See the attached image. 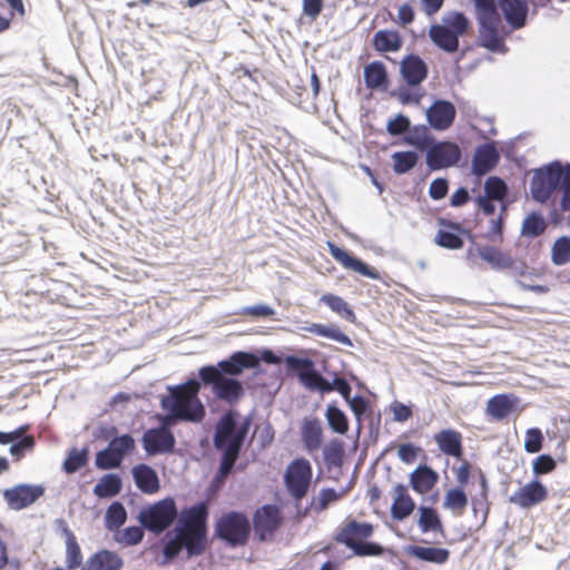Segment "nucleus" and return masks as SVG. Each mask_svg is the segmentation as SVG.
Here are the masks:
<instances>
[{"label": "nucleus", "instance_id": "50", "mask_svg": "<svg viewBox=\"0 0 570 570\" xmlns=\"http://www.w3.org/2000/svg\"><path fill=\"white\" fill-rule=\"evenodd\" d=\"M88 458H87V451H78L77 449H72L67 459L63 462V470L67 473H75L82 466L87 464Z\"/></svg>", "mask_w": 570, "mask_h": 570}, {"label": "nucleus", "instance_id": "5", "mask_svg": "<svg viewBox=\"0 0 570 570\" xmlns=\"http://www.w3.org/2000/svg\"><path fill=\"white\" fill-rule=\"evenodd\" d=\"M472 31V22L469 17L459 10L446 11L440 23L431 24L429 38L435 47L448 53L459 50L460 38Z\"/></svg>", "mask_w": 570, "mask_h": 570}, {"label": "nucleus", "instance_id": "24", "mask_svg": "<svg viewBox=\"0 0 570 570\" xmlns=\"http://www.w3.org/2000/svg\"><path fill=\"white\" fill-rule=\"evenodd\" d=\"M393 502L391 505V517L393 520L403 521L407 519L415 510V502L409 493L406 485L397 483L392 490Z\"/></svg>", "mask_w": 570, "mask_h": 570}, {"label": "nucleus", "instance_id": "39", "mask_svg": "<svg viewBox=\"0 0 570 570\" xmlns=\"http://www.w3.org/2000/svg\"><path fill=\"white\" fill-rule=\"evenodd\" d=\"M121 479L118 474H105L94 488V494L98 498H112L121 491Z\"/></svg>", "mask_w": 570, "mask_h": 570}, {"label": "nucleus", "instance_id": "33", "mask_svg": "<svg viewBox=\"0 0 570 570\" xmlns=\"http://www.w3.org/2000/svg\"><path fill=\"white\" fill-rule=\"evenodd\" d=\"M501 8L508 22L515 29L524 26L528 14L527 0H501Z\"/></svg>", "mask_w": 570, "mask_h": 570}, {"label": "nucleus", "instance_id": "14", "mask_svg": "<svg viewBox=\"0 0 570 570\" xmlns=\"http://www.w3.org/2000/svg\"><path fill=\"white\" fill-rule=\"evenodd\" d=\"M282 521V513L277 505H263L254 513V531L261 541L271 540L281 527Z\"/></svg>", "mask_w": 570, "mask_h": 570}, {"label": "nucleus", "instance_id": "12", "mask_svg": "<svg viewBox=\"0 0 570 570\" xmlns=\"http://www.w3.org/2000/svg\"><path fill=\"white\" fill-rule=\"evenodd\" d=\"M299 382L309 391H318L321 393L337 391L345 400H348L352 391L350 383L344 377L335 376L333 382H328L314 367L301 373Z\"/></svg>", "mask_w": 570, "mask_h": 570}, {"label": "nucleus", "instance_id": "41", "mask_svg": "<svg viewBox=\"0 0 570 570\" xmlns=\"http://www.w3.org/2000/svg\"><path fill=\"white\" fill-rule=\"evenodd\" d=\"M306 330L314 335L327 337L344 345H352L351 338L336 325L326 326L313 323Z\"/></svg>", "mask_w": 570, "mask_h": 570}, {"label": "nucleus", "instance_id": "49", "mask_svg": "<svg viewBox=\"0 0 570 570\" xmlns=\"http://www.w3.org/2000/svg\"><path fill=\"white\" fill-rule=\"evenodd\" d=\"M122 462L111 448L107 446L105 450L99 451L96 455V465L101 470H109L118 468Z\"/></svg>", "mask_w": 570, "mask_h": 570}, {"label": "nucleus", "instance_id": "34", "mask_svg": "<svg viewBox=\"0 0 570 570\" xmlns=\"http://www.w3.org/2000/svg\"><path fill=\"white\" fill-rule=\"evenodd\" d=\"M402 45L403 39L396 30H379L373 37V47L379 52H396Z\"/></svg>", "mask_w": 570, "mask_h": 570}, {"label": "nucleus", "instance_id": "1", "mask_svg": "<svg viewBox=\"0 0 570 570\" xmlns=\"http://www.w3.org/2000/svg\"><path fill=\"white\" fill-rule=\"evenodd\" d=\"M208 507L205 502L185 509L174 528V537L163 548L166 562L175 559L183 550L188 558L202 556L207 548Z\"/></svg>", "mask_w": 570, "mask_h": 570}, {"label": "nucleus", "instance_id": "64", "mask_svg": "<svg viewBox=\"0 0 570 570\" xmlns=\"http://www.w3.org/2000/svg\"><path fill=\"white\" fill-rule=\"evenodd\" d=\"M412 88L413 87H409V88L400 87L399 88L396 96L402 104H419L420 102L423 95L419 94L417 91L413 90Z\"/></svg>", "mask_w": 570, "mask_h": 570}, {"label": "nucleus", "instance_id": "45", "mask_svg": "<svg viewBox=\"0 0 570 570\" xmlns=\"http://www.w3.org/2000/svg\"><path fill=\"white\" fill-rule=\"evenodd\" d=\"M547 229V223L542 215L538 213L529 214L522 223V235L527 237H538Z\"/></svg>", "mask_w": 570, "mask_h": 570}, {"label": "nucleus", "instance_id": "8", "mask_svg": "<svg viewBox=\"0 0 570 570\" xmlns=\"http://www.w3.org/2000/svg\"><path fill=\"white\" fill-rule=\"evenodd\" d=\"M215 535L230 547L245 546L250 535V523L243 512L224 513L215 524Z\"/></svg>", "mask_w": 570, "mask_h": 570}, {"label": "nucleus", "instance_id": "3", "mask_svg": "<svg viewBox=\"0 0 570 570\" xmlns=\"http://www.w3.org/2000/svg\"><path fill=\"white\" fill-rule=\"evenodd\" d=\"M200 389L202 383L196 379L169 386L160 405L164 411L175 412L181 422L200 423L206 416V407L199 399Z\"/></svg>", "mask_w": 570, "mask_h": 570}, {"label": "nucleus", "instance_id": "13", "mask_svg": "<svg viewBox=\"0 0 570 570\" xmlns=\"http://www.w3.org/2000/svg\"><path fill=\"white\" fill-rule=\"evenodd\" d=\"M461 149L452 141H440L429 147L426 151V165L432 170H439L455 166L461 158Z\"/></svg>", "mask_w": 570, "mask_h": 570}, {"label": "nucleus", "instance_id": "26", "mask_svg": "<svg viewBox=\"0 0 570 570\" xmlns=\"http://www.w3.org/2000/svg\"><path fill=\"white\" fill-rule=\"evenodd\" d=\"M499 153L491 144H484L476 148L472 159V170L482 176L491 171L499 161Z\"/></svg>", "mask_w": 570, "mask_h": 570}, {"label": "nucleus", "instance_id": "22", "mask_svg": "<svg viewBox=\"0 0 570 570\" xmlns=\"http://www.w3.org/2000/svg\"><path fill=\"white\" fill-rule=\"evenodd\" d=\"M456 110L452 102L436 100L426 110L430 126L435 130H446L455 119Z\"/></svg>", "mask_w": 570, "mask_h": 570}, {"label": "nucleus", "instance_id": "60", "mask_svg": "<svg viewBox=\"0 0 570 570\" xmlns=\"http://www.w3.org/2000/svg\"><path fill=\"white\" fill-rule=\"evenodd\" d=\"M420 449L411 443H403L397 449V455L406 464L415 462L417 459Z\"/></svg>", "mask_w": 570, "mask_h": 570}, {"label": "nucleus", "instance_id": "56", "mask_svg": "<svg viewBox=\"0 0 570 570\" xmlns=\"http://www.w3.org/2000/svg\"><path fill=\"white\" fill-rule=\"evenodd\" d=\"M144 539V531L140 527H128L126 528L117 541L125 546H136Z\"/></svg>", "mask_w": 570, "mask_h": 570}, {"label": "nucleus", "instance_id": "6", "mask_svg": "<svg viewBox=\"0 0 570 570\" xmlns=\"http://www.w3.org/2000/svg\"><path fill=\"white\" fill-rule=\"evenodd\" d=\"M479 24V45L490 51H498L503 46L500 36L501 17L495 0H473Z\"/></svg>", "mask_w": 570, "mask_h": 570}, {"label": "nucleus", "instance_id": "57", "mask_svg": "<svg viewBox=\"0 0 570 570\" xmlns=\"http://www.w3.org/2000/svg\"><path fill=\"white\" fill-rule=\"evenodd\" d=\"M561 176L560 185L563 189L561 208L562 210H570V165L564 168L561 166Z\"/></svg>", "mask_w": 570, "mask_h": 570}, {"label": "nucleus", "instance_id": "54", "mask_svg": "<svg viewBox=\"0 0 570 570\" xmlns=\"http://www.w3.org/2000/svg\"><path fill=\"white\" fill-rule=\"evenodd\" d=\"M543 434L540 429L532 428L525 432L524 449L528 453H538L542 449Z\"/></svg>", "mask_w": 570, "mask_h": 570}, {"label": "nucleus", "instance_id": "43", "mask_svg": "<svg viewBox=\"0 0 570 570\" xmlns=\"http://www.w3.org/2000/svg\"><path fill=\"white\" fill-rule=\"evenodd\" d=\"M393 170L402 175L414 168L419 160V155L415 151H395L392 154Z\"/></svg>", "mask_w": 570, "mask_h": 570}, {"label": "nucleus", "instance_id": "16", "mask_svg": "<svg viewBox=\"0 0 570 570\" xmlns=\"http://www.w3.org/2000/svg\"><path fill=\"white\" fill-rule=\"evenodd\" d=\"M141 443L148 455L167 454L175 450L176 439L171 430L153 428L145 431Z\"/></svg>", "mask_w": 570, "mask_h": 570}, {"label": "nucleus", "instance_id": "9", "mask_svg": "<svg viewBox=\"0 0 570 570\" xmlns=\"http://www.w3.org/2000/svg\"><path fill=\"white\" fill-rule=\"evenodd\" d=\"M177 515L178 510L174 499L166 498L144 508L138 520L144 528L159 534L174 523Z\"/></svg>", "mask_w": 570, "mask_h": 570}, {"label": "nucleus", "instance_id": "15", "mask_svg": "<svg viewBox=\"0 0 570 570\" xmlns=\"http://www.w3.org/2000/svg\"><path fill=\"white\" fill-rule=\"evenodd\" d=\"M548 497L549 492L547 487L540 480L534 479L514 491L510 495L509 502L528 510L544 502Z\"/></svg>", "mask_w": 570, "mask_h": 570}, {"label": "nucleus", "instance_id": "29", "mask_svg": "<svg viewBox=\"0 0 570 570\" xmlns=\"http://www.w3.org/2000/svg\"><path fill=\"white\" fill-rule=\"evenodd\" d=\"M518 405V397L512 394H497L487 403V414L497 421L504 420Z\"/></svg>", "mask_w": 570, "mask_h": 570}, {"label": "nucleus", "instance_id": "61", "mask_svg": "<svg viewBox=\"0 0 570 570\" xmlns=\"http://www.w3.org/2000/svg\"><path fill=\"white\" fill-rule=\"evenodd\" d=\"M33 446L35 438L32 435H26L10 446V453L17 459H20L26 450H31Z\"/></svg>", "mask_w": 570, "mask_h": 570}, {"label": "nucleus", "instance_id": "55", "mask_svg": "<svg viewBox=\"0 0 570 570\" xmlns=\"http://www.w3.org/2000/svg\"><path fill=\"white\" fill-rule=\"evenodd\" d=\"M556 466L557 464L552 456L542 454L533 460L532 471L535 475H542L552 472Z\"/></svg>", "mask_w": 570, "mask_h": 570}, {"label": "nucleus", "instance_id": "63", "mask_svg": "<svg viewBox=\"0 0 570 570\" xmlns=\"http://www.w3.org/2000/svg\"><path fill=\"white\" fill-rule=\"evenodd\" d=\"M448 190V181L443 178H436L431 183L429 194L431 198L440 200L446 196Z\"/></svg>", "mask_w": 570, "mask_h": 570}, {"label": "nucleus", "instance_id": "25", "mask_svg": "<svg viewBox=\"0 0 570 570\" xmlns=\"http://www.w3.org/2000/svg\"><path fill=\"white\" fill-rule=\"evenodd\" d=\"M122 558L115 551L101 549L90 556L80 570H121Z\"/></svg>", "mask_w": 570, "mask_h": 570}, {"label": "nucleus", "instance_id": "23", "mask_svg": "<svg viewBox=\"0 0 570 570\" xmlns=\"http://www.w3.org/2000/svg\"><path fill=\"white\" fill-rule=\"evenodd\" d=\"M434 442L439 450L448 455L462 460L464 456L463 435L454 429H443L434 434Z\"/></svg>", "mask_w": 570, "mask_h": 570}, {"label": "nucleus", "instance_id": "27", "mask_svg": "<svg viewBox=\"0 0 570 570\" xmlns=\"http://www.w3.org/2000/svg\"><path fill=\"white\" fill-rule=\"evenodd\" d=\"M410 557L428 563L444 564L449 561L451 552L442 547H428L421 544H413L407 548Z\"/></svg>", "mask_w": 570, "mask_h": 570}, {"label": "nucleus", "instance_id": "31", "mask_svg": "<svg viewBox=\"0 0 570 570\" xmlns=\"http://www.w3.org/2000/svg\"><path fill=\"white\" fill-rule=\"evenodd\" d=\"M439 481V474L428 465H419L410 474V484L419 494L430 492Z\"/></svg>", "mask_w": 570, "mask_h": 570}, {"label": "nucleus", "instance_id": "18", "mask_svg": "<svg viewBox=\"0 0 570 570\" xmlns=\"http://www.w3.org/2000/svg\"><path fill=\"white\" fill-rule=\"evenodd\" d=\"M45 490L41 485L19 484L8 489L3 498L13 510H22L36 502Z\"/></svg>", "mask_w": 570, "mask_h": 570}, {"label": "nucleus", "instance_id": "17", "mask_svg": "<svg viewBox=\"0 0 570 570\" xmlns=\"http://www.w3.org/2000/svg\"><path fill=\"white\" fill-rule=\"evenodd\" d=\"M327 248L332 257L340 263L345 269L355 272L362 276L368 277L371 279H380V273L368 266L363 261L356 258L355 256L347 253L345 249L338 247L333 242H327Z\"/></svg>", "mask_w": 570, "mask_h": 570}, {"label": "nucleus", "instance_id": "46", "mask_svg": "<svg viewBox=\"0 0 570 570\" xmlns=\"http://www.w3.org/2000/svg\"><path fill=\"white\" fill-rule=\"evenodd\" d=\"M66 566L69 570L77 569L81 566L82 562V553L81 549L76 540V537L72 532L67 531V540H66Z\"/></svg>", "mask_w": 570, "mask_h": 570}, {"label": "nucleus", "instance_id": "37", "mask_svg": "<svg viewBox=\"0 0 570 570\" xmlns=\"http://www.w3.org/2000/svg\"><path fill=\"white\" fill-rule=\"evenodd\" d=\"M468 503V495L461 487L451 488L444 494L443 508L450 510L456 517L463 515Z\"/></svg>", "mask_w": 570, "mask_h": 570}, {"label": "nucleus", "instance_id": "21", "mask_svg": "<svg viewBox=\"0 0 570 570\" xmlns=\"http://www.w3.org/2000/svg\"><path fill=\"white\" fill-rule=\"evenodd\" d=\"M400 72L409 87H417L426 79L429 69L421 57L407 55L400 63Z\"/></svg>", "mask_w": 570, "mask_h": 570}, {"label": "nucleus", "instance_id": "59", "mask_svg": "<svg viewBox=\"0 0 570 570\" xmlns=\"http://www.w3.org/2000/svg\"><path fill=\"white\" fill-rule=\"evenodd\" d=\"M410 127V120L403 115H397L394 119L387 122V131L392 136H397L405 132Z\"/></svg>", "mask_w": 570, "mask_h": 570}, {"label": "nucleus", "instance_id": "35", "mask_svg": "<svg viewBox=\"0 0 570 570\" xmlns=\"http://www.w3.org/2000/svg\"><path fill=\"white\" fill-rule=\"evenodd\" d=\"M364 81L368 89H386L387 71L383 62L373 61L364 67Z\"/></svg>", "mask_w": 570, "mask_h": 570}, {"label": "nucleus", "instance_id": "62", "mask_svg": "<svg viewBox=\"0 0 570 570\" xmlns=\"http://www.w3.org/2000/svg\"><path fill=\"white\" fill-rule=\"evenodd\" d=\"M406 141L420 150H424L430 147L432 139L428 136L426 129L421 130V132L415 129L414 132L406 139Z\"/></svg>", "mask_w": 570, "mask_h": 570}, {"label": "nucleus", "instance_id": "10", "mask_svg": "<svg viewBox=\"0 0 570 570\" xmlns=\"http://www.w3.org/2000/svg\"><path fill=\"white\" fill-rule=\"evenodd\" d=\"M313 470L309 461L305 458L293 460L284 473V484L288 494L295 500L304 499L312 483Z\"/></svg>", "mask_w": 570, "mask_h": 570}, {"label": "nucleus", "instance_id": "42", "mask_svg": "<svg viewBox=\"0 0 570 570\" xmlns=\"http://www.w3.org/2000/svg\"><path fill=\"white\" fill-rule=\"evenodd\" d=\"M127 520V512L122 503L112 502L105 514V525L109 531H117L125 524Z\"/></svg>", "mask_w": 570, "mask_h": 570}, {"label": "nucleus", "instance_id": "58", "mask_svg": "<svg viewBox=\"0 0 570 570\" xmlns=\"http://www.w3.org/2000/svg\"><path fill=\"white\" fill-rule=\"evenodd\" d=\"M303 13L314 22L321 14L324 0H303Z\"/></svg>", "mask_w": 570, "mask_h": 570}, {"label": "nucleus", "instance_id": "38", "mask_svg": "<svg viewBox=\"0 0 570 570\" xmlns=\"http://www.w3.org/2000/svg\"><path fill=\"white\" fill-rule=\"evenodd\" d=\"M480 257L489 263L493 268L504 269L513 265L510 254L502 252L493 246H481L478 249Z\"/></svg>", "mask_w": 570, "mask_h": 570}, {"label": "nucleus", "instance_id": "2", "mask_svg": "<svg viewBox=\"0 0 570 570\" xmlns=\"http://www.w3.org/2000/svg\"><path fill=\"white\" fill-rule=\"evenodd\" d=\"M236 416L235 411H227L215 426L214 446L223 454L218 470V476L222 479L234 468L248 431V424L237 426Z\"/></svg>", "mask_w": 570, "mask_h": 570}, {"label": "nucleus", "instance_id": "53", "mask_svg": "<svg viewBox=\"0 0 570 570\" xmlns=\"http://www.w3.org/2000/svg\"><path fill=\"white\" fill-rule=\"evenodd\" d=\"M285 364L289 371L296 373L298 381L301 380V373L307 372L314 367V362L312 360L297 357L294 355L286 356Z\"/></svg>", "mask_w": 570, "mask_h": 570}, {"label": "nucleus", "instance_id": "44", "mask_svg": "<svg viewBox=\"0 0 570 570\" xmlns=\"http://www.w3.org/2000/svg\"><path fill=\"white\" fill-rule=\"evenodd\" d=\"M330 428L338 433L345 434L348 431V420L345 413L335 405H328L325 413Z\"/></svg>", "mask_w": 570, "mask_h": 570}, {"label": "nucleus", "instance_id": "4", "mask_svg": "<svg viewBox=\"0 0 570 570\" xmlns=\"http://www.w3.org/2000/svg\"><path fill=\"white\" fill-rule=\"evenodd\" d=\"M374 531L373 523L358 521L350 515L335 529L333 539L357 557H379L384 553V548L380 543L370 541Z\"/></svg>", "mask_w": 570, "mask_h": 570}, {"label": "nucleus", "instance_id": "11", "mask_svg": "<svg viewBox=\"0 0 570 570\" xmlns=\"http://www.w3.org/2000/svg\"><path fill=\"white\" fill-rule=\"evenodd\" d=\"M561 178V165L559 163H552L544 168L537 169L530 185L533 199L546 203L558 189Z\"/></svg>", "mask_w": 570, "mask_h": 570}, {"label": "nucleus", "instance_id": "28", "mask_svg": "<svg viewBox=\"0 0 570 570\" xmlns=\"http://www.w3.org/2000/svg\"><path fill=\"white\" fill-rule=\"evenodd\" d=\"M131 473L136 487L142 493L154 494L159 491V478L151 466L145 463H139L132 468Z\"/></svg>", "mask_w": 570, "mask_h": 570}, {"label": "nucleus", "instance_id": "7", "mask_svg": "<svg viewBox=\"0 0 570 570\" xmlns=\"http://www.w3.org/2000/svg\"><path fill=\"white\" fill-rule=\"evenodd\" d=\"M199 382L204 386H210L214 396L229 405H235L244 396V387L240 381L222 375L215 365L202 366L198 370Z\"/></svg>", "mask_w": 570, "mask_h": 570}, {"label": "nucleus", "instance_id": "20", "mask_svg": "<svg viewBox=\"0 0 570 570\" xmlns=\"http://www.w3.org/2000/svg\"><path fill=\"white\" fill-rule=\"evenodd\" d=\"M259 365V357L250 352H235L227 360L218 362L216 367L222 375L236 376L245 368H255Z\"/></svg>", "mask_w": 570, "mask_h": 570}, {"label": "nucleus", "instance_id": "51", "mask_svg": "<svg viewBox=\"0 0 570 570\" xmlns=\"http://www.w3.org/2000/svg\"><path fill=\"white\" fill-rule=\"evenodd\" d=\"M108 446L111 448L114 452L124 460V456L135 449V440L131 435L124 434L114 438L109 442Z\"/></svg>", "mask_w": 570, "mask_h": 570}, {"label": "nucleus", "instance_id": "36", "mask_svg": "<svg viewBox=\"0 0 570 570\" xmlns=\"http://www.w3.org/2000/svg\"><path fill=\"white\" fill-rule=\"evenodd\" d=\"M23 18L26 8L22 0H0V32L7 31L14 17Z\"/></svg>", "mask_w": 570, "mask_h": 570}, {"label": "nucleus", "instance_id": "48", "mask_svg": "<svg viewBox=\"0 0 570 570\" xmlns=\"http://www.w3.org/2000/svg\"><path fill=\"white\" fill-rule=\"evenodd\" d=\"M485 196L490 199L502 200L508 193L505 183L499 177H489L484 184Z\"/></svg>", "mask_w": 570, "mask_h": 570}, {"label": "nucleus", "instance_id": "32", "mask_svg": "<svg viewBox=\"0 0 570 570\" xmlns=\"http://www.w3.org/2000/svg\"><path fill=\"white\" fill-rule=\"evenodd\" d=\"M304 448L308 452L318 450L323 443V428L317 417L305 419L301 429Z\"/></svg>", "mask_w": 570, "mask_h": 570}, {"label": "nucleus", "instance_id": "40", "mask_svg": "<svg viewBox=\"0 0 570 570\" xmlns=\"http://www.w3.org/2000/svg\"><path fill=\"white\" fill-rule=\"evenodd\" d=\"M320 302L326 304L334 313L338 314L346 321L354 323L356 320L355 313L346 301L341 296L334 294H324Z\"/></svg>", "mask_w": 570, "mask_h": 570}, {"label": "nucleus", "instance_id": "47", "mask_svg": "<svg viewBox=\"0 0 570 570\" xmlns=\"http://www.w3.org/2000/svg\"><path fill=\"white\" fill-rule=\"evenodd\" d=\"M551 258L556 265H564L570 262V237L561 236L552 245Z\"/></svg>", "mask_w": 570, "mask_h": 570}, {"label": "nucleus", "instance_id": "30", "mask_svg": "<svg viewBox=\"0 0 570 570\" xmlns=\"http://www.w3.org/2000/svg\"><path fill=\"white\" fill-rule=\"evenodd\" d=\"M417 527L422 533H435L444 537L445 529L436 509L421 505L417 509Z\"/></svg>", "mask_w": 570, "mask_h": 570}, {"label": "nucleus", "instance_id": "19", "mask_svg": "<svg viewBox=\"0 0 570 570\" xmlns=\"http://www.w3.org/2000/svg\"><path fill=\"white\" fill-rule=\"evenodd\" d=\"M438 225L441 227L434 237V243L438 246L446 249H460L463 247L464 242L460 236L463 229L460 223L439 217Z\"/></svg>", "mask_w": 570, "mask_h": 570}, {"label": "nucleus", "instance_id": "52", "mask_svg": "<svg viewBox=\"0 0 570 570\" xmlns=\"http://www.w3.org/2000/svg\"><path fill=\"white\" fill-rule=\"evenodd\" d=\"M344 495L345 491L337 492L332 488L322 489L315 503V510L324 511L328 508L331 503L338 501Z\"/></svg>", "mask_w": 570, "mask_h": 570}]
</instances>
